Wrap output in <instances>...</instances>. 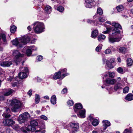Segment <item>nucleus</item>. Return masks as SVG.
<instances>
[{"instance_id": "nucleus-28", "label": "nucleus", "mask_w": 133, "mask_h": 133, "mask_svg": "<svg viewBox=\"0 0 133 133\" xmlns=\"http://www.w3.org/2000/svg\"><path fill=\"white\" fill-rule=\"evenodd\" d=\"M27 74L24 72H21L19 74V76L21 79L25 78L26 77Z\"/></svg>"}, {"instance_id": "nucleus-40", "label": "nucleus", "mask_w": 133, "mask_h": 133, "mask_svg": "<svg viewBox=\"0 0 133 133\" xmlns=\"http://www.w3.org/2000/svg\"><path fill=\"white\" fill-rule=\"evenodd\" d=\"M97 13L100 15H102L103 14V11L102 9L100 8H98L97 11Z\"/></svg>"}, {"instance_id": "nucleus-9", "label": "nucleus", "mask_w": 133, "mask_h": 133, "mask_svg": "<svg viewBox=\"0 0 133 133\" xmlns=\"http://www.w3.org/2000/svg\"><path fill=\"white\" fill-rule=\"evenodd\" d=\"M114 61L115 59L113 58H111L109 60H107L106 61V68L108 69L113 68V66L111 64Z\"/></svg>"}, {"instance_id": "nucleus-41", "label": "nucleus", "mask_w": 133, "mask_h": 133, "mask_svg": "<svg viewBox=\"0 0 133 133\" xmlns=\"http://www.w3.org/2000/svg\"><path fill=\"white\" fill-rule=\"evenodd\" d=\"M131 128L125 129L123 132V133H131Z\"/></svg>"}, {"instance_id": "nucleus-60", "label": "nucleus", "mask_w": 133, "mask_h": 133, "mask_svg": "<svg viewBox=\"0 0 133 133\" xmlns=\"http://www.w3.org/2000/svg\"><path fill=\"white\" fill-rule=\"evenodd\" d=\"M107 60H106V59L103 58V64H105V63H106V61H107Z\"/></svg>"}, {"instance_id": "nucleus-45", "label": "nucleus", "mask_w": 133, "mask_h": 133, "mask_svg": "<svg viewBox=\"0 0 133 133\" xmlns=\"http://www.w3.org/2000/svg\"><path fill=\"white\" fill-rule=\"evenodd\" d=\"M129 87H126L123 89V92L124 93H128L129 91Z\"/></svg>"}, {"instance_id": "nucleus-63", "label": "nucleus", "mask_w": 133, "mask_h": 133, "mask_svg": "<svg viewBox=\"0 0 133 133\" xmlns=\"http://www.w3.org/2000/svg\"><path fill=\"white\" fill-rule=\"evenodd\" d=\"M44 98H45L46 99H49V97L48 96H46L44 97Z\"/></svg>"}, {"instance_id": "nucleus-52", "label": "nucleus", "mask_w": 133, "mask_h": 133, "mask_svg": "<svg viewBox=\"0 0 133 133\" xmlns=\"http://www.w3.org/2000/svg\"><path fill=\"white\" fill-rule=\"evenodd\" d=\"M40 117L41 119L45 120H47L48 119V118L47 117L44 115L41 116H40Z\"/></svg>"}, {"instance_id": "nucleus-19", "label": "nucleus", "mask_w": 133, "mask_h": 133, "mask_svg": "<svg viewBox=\"0 0 133 133\" xmlns=\"http://www.w3.org/2000/svg\"><path fill=\"white\" fill-rule=\"evenodd\" d=\"M30 40L29 37H24L21 38L20 41L23 43L26 44L28 43Z\"/></svg>"}, {"instance_id": "nucleus-42", "label": "nucleus", "mask_w": 133, "mask_h": 133, "mask_svg": "<svg viewBox=\"0 0 133 133\" xmlns=\"http://www.w3.org/2000/svg\"><path fill=\"white\" fill-rule=\"evenodd\" d=\"M102 44H99L96 48V50L97 52H98L101 49L102 47Z\"/></svg>"}, {"instance_id": "nucleus-50", "label": "nucleus", "mask_w": 133, "mask_h": 133, "mask_svg": "<svg viewBox=\"0 0 133 133\" xmlns=\"http://www.w3.org/2000/svg\"><path fill=\"white\" fill-rule=\"evenodd\" d=\"M67 103L69 106H72L73 105L74 103L72 101L70 100L67 102Z\"/></svg>"}, {"instance_id": "nucleus-14", "label": "nucleus", "mask_w": 133, "mask_h": 133, "mask_svg": "<svg viewBox=\"0 0 133 133\" xmlns=\"http://www.w3.org/2000/svg\"><path fill=\"white\" fill-rule=\"evenodd\" d=\"M82 108V105L80 103H78L75 104L74 109L76 112H77Z\"/></svg>"}, {"instance_id": "nucleus-62", "label": "nucleus", "mask_w": 133, "mask_h": 133, "mask_svg": "<svg viewBox=\"0 0 133 133\" xmlns=\"http://www.w3.org/2000/svg\"><path fill=\"white\" fill-rule=\"evenodd\" d=\"M17 85V83H13L12 85V86L13 87H15V86H16Z\"/></svg>"}, {"instance_id": "nucleus-17", "label": "nucleus", "mask_w": 133, "mask_h": 133, "mask_svg": "<svg viewBox=\"0 0 133 133\" xmlns=\"http://www.w3.org/2000/svg\"><path fill=\"white\" fill-rule=\"evenodd\" d=\"M85 110L84 109L81 110L77 112L78 117L81 118H84L85 117Z\"/></svg>"}, {"instance_id": "nucleus-54", "label": "nucleus", "mask_w": 133, "mask_h": 133, "mask_svg": "<svg viewBox=\"0 0 133 133\" xmlns=\"http://www.w3.org/2000/svg\"><path fill=\"white\" fill-rule=\"evenodd\" d=\"M59 71H61V73H63L66 72L67 71V69L66 68H64V69H60Z\"/></svg>"}, {"instance_id": "nucleus-57", "label": "nucleus", "mask_w": 133, "mask_h": 133, "mask_svg": "<svg viewBox=\"0 0 133 133\" xmlns=\"http://www.w3.org/2000/svg\"><path fill=\"white\" fill-rule=\"evenodd\" d=\"M37 58L38 60L40 61L43 59V57L42 56L40 55L37 56Z\"/></svg>"}, {"instance_id": "nucleus-31", "label": "nucleus", "mask_w": 133, "mask_h": 133, "mask_svg": "<svg viewBox=\"0 0 133 133\" xmlns=\"http://www.w3.org/2000/svg\"><path fill=\"white\" fill-rule=\"evenodd\" d=\"M98 35L97 30H95L92 31L91 35V37L93 38H96Z\"/></svg>"}, {"instance_id": "nucleus-16", "label": "nucleus", "mask_w": 133, "mask_h": 133, "mask_svg": "<svg viewBox=\"0 0 133 133\" xmlns=\"http://www.w3.org/2000/svg\"><path fill=\"white\" fill-rule=\"evenodd\" d=\"M105 82L107 84V85H113L116 82L115 79H112L109 78H107L105 80Z\"/></svg>"}, {"instance_id": "nucleus-15", "label": "nucleus", "mask_w": 133, "mask_h": 133, "mask_svg": "<svg viewBox=\"0 0 133 133\" xmlns=\"http://www.w3.org/2000/svg\"><path fill=\"white\" fill-rule=\"evenodd\" d=\"M89 119L91 122H92V124L95 126L97 125L98 124V120L94 118L91 115H90L89 117Z\"/></svg>"}, {"instance_id": "nucleus-37", "label": "nucleus", "mask_w": 133, "mask_h": 133, "mask_svg": "<svg viewBox=\"0 0 133 133\" xmlns=\"http://www.w3.org/2000/svg\"><path fill=\"white\" fill-rule=\"evenodd\" d=\"M132 61L130 58H128L127 60V63L128 66H131L132 63Z\"/></svg>"}, {"instance_id": "nucleus-35", "label": "nucleus", "mask_w": 133, "mask_h": 133, "mask_svg": "<svg viewBox=\"0 0 133 133\" xmlns=\"http://www.w3.org/2000/svg\"><path fill=\"white\" fill-rule=\"evenodd\" d=\"M98 40L99 41H101L102 39H104L105 38V36L103 35H100L98 37Z\"/></svg>"}, {"instance_id": "nucleus-23", "label": "nucleus", "mask_w": 133, "mask_h": 133, "mask_svg": "<svg viewBox=\"0 0 133 133\" xmlns=\"http://www.w3.org/2000/svg\"><path fill=\"white\" fill-rule=\"evenodd\" d=\"M18 120L19 123H22L25 122L26 121V120L25 117H24L22 114L20 115L18 118Z\"/></svg>"}, {"instance_id": "nucleus-27", "label": "nucleus", "mask_w": 133, "mask_h": 133, "mask_svg": "<svg viewBox=\"0 0 133 133\" xmlns=\"http://www.w3.org/2000/svg\"><path fill=\"white\" fill-rule=\"evenodd\" d=\"M125 99L128 101H131L133 100V95L131 94H129L126 96Z\"/></svg>"}, {"instance_id": "nucleus-59", "label": "nucleus", "mask_w": 133, "mask_h": 133, "mask_svg": "<svg viewBox=\"0 0 133 133\" xmlns=\"http://www.w3.org/2000/svg\"><path fill=\"white\" fill-rule=\"evenodd\" d=\"M36 40V39H34L33 40L31 41V43H34Z\"/></svg>"}, {"instance_id": "nucleus-4", "label": "nucleus", "mask_w": 133, "mask_h": 133, "mask_svg": "<svg viewBox=\"0 0 133 133\" xmlns=\"http://www.w3.org/2000/svg\"><path fill=\"white\" fill-rule=\"evenodd\" d=\"M12 55L14 57V62L16 65L18 64V62L20 61V59L21 57H23L24 55L17 50H14L12 51Z\"/></svg>"}, {"instance_id": "nucleus-32", "label": "nucleus", "mask_w": 133, "mask_h": 133, "mask_svg": "<svg viewBox=\"0 0 133 133\" xmlns=\"http://www.w3.org/2000/svg\"><path fill=\"white\" fill-rule=\"evenodd\" d=\"M56 97L55 95H53L51 99V102L53 104H55L56 103Z\"/></svg>"}, {"instance_id": "nucleus-44", "label": "nucleus", "mask_w": 133, "mask_h": 133, "mask_svg": "<svg viewBox=\"0 0 133 133\" xmlns=\"http://www.w3.org/2000/svg\"><path fill=\"white\" fill-rule=\"evenodd\" d=\"M108 74L109 77L112 78H114L115 76V74L114 72H109Z\"/></svg>"}, {"instance_id": "nucleus-39", "label": "nucleus", "mask_w": 133, "mask_h": 133, "mask_svg": "<svg viewBox=\"0 0 133 133\" xmlns=\"http://www.w3.org/2000/svg\"><path fill=\"white\" fill-rule=\"evenodd\" d=\"M116 8L117 11H118L120 12L122 11L123 10V7L122 5H120L117 6L116 7Z\"/></svg>"}, {"instance_id": "nucleus-56", "label": "nucleus", "mask_w": 133, "mask_h": 133, "mask_svg": "<svg viewBox=\"0 0 133 133\" xmlns=\"http://www.w3.org/2000/svg\"><path fill=\"white\" fill-rule=\"evenodd\" d=\"M67 91V89L66 88H64L62 91V94H64L66 93Z\"/></svg>"}, {"instance_id": "nucleus-34", "label": "nucleus", "mask_w": 133, "mask_h": 133, "mask_svg": "<svg viewBox=\"0 0 133 133\" xmlns=\"http://www.w3.org/2000/svg\"><path fill=\"white\" fill-rule=\"evenodd\" d=\"M40 100V97L39 95H36L35 97V103L36 104H38Z\"/></svg>"}, {"instance_id": "nucleus-58", "label": "nucleus", "mask_w": 133, "mask_h": 133, "mask_svg": "<svg viewBox=\"0 0 133 133\" xmlns=\"http://www.w3.org/2000/svg\"><path fill=\"white\" fill-rule=\"evenodd\" d=\"M32 91L31 90H29L28 92V94L30 96H31V94H31V92H32Z\"/></svg>"}, {"instance_id": "nucleus-36", "label": "nucleus", "mask_w": 133, "mask_h": 133, "mask_svg": "<svg viewBox=\"0 0 133 133\" xmlns=\"http://www.w3.org/2000/svg\"><path fill=\"white\" fill-rule=\"evenodd\" d=\"M17 29V27L15 25L12 26L10 28V31L12 33H14Z\"/></svg>"}, {"instance_id": "nucleus-30", "label": "nucleus", "mask_w": 133, "mask_h": 133, "mask_svg": "<svg viewBox=\"0 0 133 133\" xmlns=\"http://www.w3.org/2000/svg\"><path fill=\"white\" fill-rule=\"evenodd\" d=\"M38 125V122L35 120H31L30 122V125L31 127L36 126Z\"/></svg>"}, {"instance_id": "nucleus-51", "label": "nucleus", "mask_w": 133, "mask_h": 133, "mask_svg": "<svg viewBox=\"0 0 133 133\" xmlns=\"http://www.w3.org/2000/svg\"><path fill=\"white\" fill-rule=\"evenodd\" d=\"M4 94L2 95H0V100L1 101H3L5 99V97H4Z\"/></svg>"}, {"instance_id": "nucleus-2", "label": "nucleus", "mask_w": 133, "mask_h": 133, "mask_svg": "<svg viewBox=\"0 0 133 133\" xmlns=\"http://www.w3.org/2000/svg\"><path fill=\"white\" fill-rule=\"evenodd\" d=\"M33 25L34 30L35 33L39 34L44 31V26L43 23L37 22L34 23Z\"/></svg>"}, {"instance_id": "nucleus-12", "label": "nucleus", "mask_w": 133, "mask_h": 133, "mask_svg": "<svg viewBox=\"0 0 133 133\" xmlns=\"http://www.w3.org/2000/svg\"><path fill=\"white\" fill-rule=\"evenodd\" d=\"M120 31L118 29H114L112 30V32L110 35L114 37H118L120 36Z\"/></svg>"}, {"instance_id": "nucleus-38", "label": "nucleus", "mask_w": 133, "mask_h": 133, "mask_svg": "<svg viewBox=\"0 0 133 133\" xmlns=\"http://www.w3.org/2000/svg\"><path fill=\"white\" fill-rule=\"evenodd\" d=\"M22 115L24 117H25V118H26V120L27 118H29L30 117V115L28 112H27L24 113Z\"/></svg>"}, {"instance_id": "nucleus-3", "label": "nucleus", "mask_w": 133, "mask_h": 133, "mask_svg": "<svg viewBox=\"0 0 133 133\" xmlns=\"http://www.w3.org/2000/svg\"><path fill=\"white\" fill-rule=\"evenodd\" d=\"M22 131L23 132L26 133L27 131H35L36 132H39L42 133H44L45 132V130L44 129H41L39 128V129L37 128V130L34 127H31L30 125H28L27 128L25 126L22 127L21 128Z\"/></svg>"}, {"instance_id": "nucleus-43", "label": "nucleus", "mask_w": 133, "mask_h": 133, "mask_svg": "<svg viewBox=\"0 0 133 133\" xmlns=\"http://www.w3.org/2000/svg\"><path fill=\"white\" fill-rule=\"evenodd\" d=\"M57 10L60 12H62L64 10V8L62 6H59L57 8Z\"/></svg>"}, {"instance_id": "nucleus-6", "label": "nucleus", "mask_w": 133, "mask_h": 133, "mask_svg": "<svg viewBox=\"0 0 133 133\" xmlns=\"http://www.w3.org/2000/svg\"><path fill=\"white\" fill-rule=\"evenodd\" d=\"M69 75L68 73H66L63 74L62 75L60 71L56 72L53 75V78L55 79H63L65 76Z\"/></svg>"}, {"instance_id": "nucleus-24", "label": "nucleus", "mask_w": 133, "mask_h": 133, "mask_svg": "<svg viewBox=\"0 0 133 133\" xmlns=\"http://www.w3.org/2000/svg\"><path fill=\"white\" fill-rule=\"evenodd\" d=\"M2 39L4 43L6 42V37L5 35L4 34H0V42H2L1 40Z\"/></svg>"}, {"instance_id": "nucleus-8", "label": "nucleus", "mask_w": 133, "mask_h": 133, "mask_svg": "<svg viewBox=\"0 0 133 133\" xmlns=\"http://www.w3.org/2000/svg\"><path fill=\"white\" fill-rule=\"evenodd\" d=\"M121 38V37L119 36H118V37H114L110 35L108 39L110 42L113 43L115 42H119Z\"/></svg>"}, {"instance_id": "nucleus-64", "label": "nucleus", "mask_w": 133, "mask_h": 133, "mask_svg": "<svg viewBox=\"0 0 133 133\" xmlns=\"http://www.w3.org/2000/svg\"><path fill=\"white\" fill-rule=\"evenodd\" d=\"M27 29L29 31H30L31 30V27L30 26H28L27 27Z\"/></svg>"}, {"instance_id": "nucleus-5", "label": "nucleus", "mask_w": 133, "mask_h": 133, "mask_svg": "<svg viewBox=\"0 0 133 133\" xmlns=\"http://www.w3.org/2000/svg\"><path fill=\"white\" fill-rule=\"evenodd\" d=\"M67 128L70 132L75 133L79 128V124L74 123H70L68 125Z\"/></svg>"}, {"instance_id": "nucleus-13", "label": "nucleus", "mask_w": 133, "mask_h": 133, "mask_svg": "<svg viewBox=\"0 0 133 133\" xmlns=\"http://www.w3.org/2000/svg\"><path fill=\"white\" fill-rule=\"evenodd\" d=\"M3 124L4 125L9 126L12 125L14 123V122L11 119H5L3 122Z\"/></svg>"}, {"instance_id": "nucleus-47", "label": "nucleus", "mask_w": 133, "mask_h": 133, "mask_svg": "<svg viewBox=\"0 0 133 133\" xmlns=\"http://www.w3.org/2000/svg\"><path fill=\"white\" fill-rule=\"evenodd\" d=\"M117 71L119 73L121 74L123 73V69L121 67H119L117 69Z\"/></svg>"}, {"instance_id": "nucleus-33", "label": "nucleus", "mask_w": 133, "mask_h": 133, "mask_svg": "<svg viewBox=\"0 0 133 133\" xmlns=\"http://www.w3.org/2000/svg\"><path fill=\"white\" fill-rule=\"evenodd\" d=\"M119 52L125 53L127 52V49L124 47H121L119 48Z\"/></svg>"}, {"instance_id": "nucleus-53", "label": "nucleus", "mask_w": 133, "mask_h": 133, "mask_svg": "<svg viewBox=\"0 0 133 133\" xmlns=\"http://www.w3.org/2000/svg\"><path fill=\"white\" fill-rule=\"evenodd\" d=\"M107 30L106 31H104L103 33L104 34H107L109 32V31L111 30V29L110 28H107Z\"/></svg>"}, {"instance_id": "nucleus-1", "label": "nucleus", "mask_w": 133, "mask_h": 133, "mask_svg": "<svg viewBox=\"0 0 133 133\" xmlns=\"http://www.w3.org/2000/svg\"><path fill=\"white\" fill-rule=\"evenodd\" d=\"M9 101L11 102L10 105L12 107L11 108L12 111L14 112L18 111L22 105L20 101L16 99H12L11 101L10 100Z\"/></svg>"}, {"instance_id": "nucleus-55", "label": "nucleus", "mask_w": 133, "mask_h": 133, "mask_svg": "<svg viewBox=\"0 0 133 133\" xmlns=\"http://www.w3.org/2000/svg\"><path fill=\"white\" fill-rule=\"evenodd\" d=\"M22 71H23V72H24L27 74V72L28 71V69L27 67H25L24 68V69L22 70Z\"/></svg>"}, {"instance_id": "nucleus-61", "label": "nucleus", "mask_w": 133, "mask_h": 133, "mask_svg": "<svg viewBox=\"0 0 133 133\" xmlns=\"http://www.w3.org/2000/svg\"><path fill=\"white\" fill-rule=\"evenodd\" d=\"M18 127L17 126L14 125L13 127V128L15 130H17L18 129Z\"/></svg>"}, {"instance_id": "nucleus-11", "label": "nucleus", "mask_w": 133, "mask_h": 133, "mask_svg": "<svg viewBox=\"0 0 133 133\" xmlns=\"http://www.w3.org/2000/svg\"><path fill=\"white\" fill-rule=\"evenodd\" d=\"M85 5L88 8H92L94 6V1L93 0H85Z\"/></svg>"}, {"instance_id": "nucleus-22", "label": "nucleus", "mask_w": 133, "mask_h": 133, "mask_svg": "<svg viewBox=\"0 0 133 133\" xmlns=\"http://www.w3.org/2000/svg\"><path fill=\"white\" fill-rule=\"evenodd\" d=\"M30 49H28L26 51V54L27 56H29L32 53V51L35 50L37 49L36 48H35L34 46H31L30 47Z\"/></svg>"}, {"instance_id": "nucleus-10", "label": "nucleus", "mask_w": 133, "mask_h": 133, "mask_svg": "<svg viewBox=\"0 0 133 133\" xmlns=\"http://www.w3.org/2000/svg\"><path fill=\"white\" fill-rule=\"evenodd\" d=\"M5 111L3 113L2 116L4 117L5 118H9L11 116L10 115V110L9 108H4Z\"/></svg>"}, {"instance_id": "nucleus-7", "label": "nucleus", "mask_w": 133, "mask_h": 133, "mask_svg": "<svg viewBox=\"0 0 133 133\" xmlns=\"http://www.w3.org/2000/svg\"><path fill=\"white\" fill-rule=\"evenodd\" d=\"M124 85H123L121 84V83L119 82H117L115 85L114 89L111 87L110 88L109 90L110 91L109 92V93H111L112 92L114 91V90L117 91L118 90H120L122 89V87Z\"/></svg>"}, {"instance_id": "nucleus-18", "label": "nucleus", "mask_w": 133, "mask_h": 133, "mask_svg": "<svg viewBox=\"0 0 133 133\" xmlns=\"http://www.w3.org/2000/svg\"><path fill=\"white\" fill-rule=\"evenodd\" d=\"M12 64V62L10 61H3L0 63L1 65L3 67H8Z\"/></svg>"}, {"instance_id": "nucleus-25", "label": "nucleus", "mask_w": 133, "mask_h": 133, "mask_svg": "<svg viewBox=\"0 0 133 133\" xmlns=\"http://www.w3.org/2000/svg\"><path fill=\"white\" fill-rule=\"evenodd\" d=\"M112 26H114V29H122V27L121 25L118 23H116L115 22H112L111 24Z\"/></svg>"}, {"instance_id": "nucleus-48", "label": "nucleus", "mask_w": 133, "mask_h": 133, "mask_svg": "<svg viewBox=\"0 0 133 133\" xmlns=\"http://www.w3.org/2000/svg\"><path fill=\"white\" fill-rule=\"evenodd\" d=\"M98 20L99 22H105L106 19L102 17H100L98 18Z\"/></svg>"}, {"instance_id": "nucleus-20", "label": "nucleus", "mask_w": 133, "mask_h": 133, "mask_svg": "<svg viewBox=\"0 0 133 133\" xmlns=\"http://www.w3.org/2000/svg\"><path fill=\"white\" fill-rule=\"evenodd\" d=\"M12 44L17 46L18 48L22 46V45L21 44H20L18 41L17 39L16 38L12 42Z\"/></svg>"}, {"instance_id": "nucleus-21", "label": "nucleus", "mask_w": 133, "mask_h": 133, "mask_svg": "<svg viewBox=\"0 0 133 133\" xmlns=\"http://www.w3.org/2000/svg\"><path fill=\"white\" fill-rule=\"evenodd\" d=\"M14 91L12 89H6L3 91L4 95L5 96H9Z\"/></svg>"}, {"instance_id": "nucleus-29", "label": "nucleus", "mask_w": 133, "mask_h": 133, "mask_svg": "<svg viewBox=\"0 0 133 133\" xmlns=\"http://www.w3.org/2000/svg\"><path fill=\"white\" fill-rule=\"evenodd\" d=\"M45 11L48 14H50L52 11V9L51 8L49 5H47L45 8Z\"/></svg>"}, {"instance_id": "nucleus-49", "label": "nucleus", "mask_w": 133, "mask_h": 133, "mask_svg": "<svg viewBox=\"0 0 133 133\" xmlns=\"http://www.w3.org/2000/svg\"><path fill=\"white\" fill-rule=\"evenodd\" d=\"M105 53L106 54H108L111 53V50L109 49H107L104 51Z\"/></svg>"}, {"instance_id": "nucleus-26", "label": "nucleus", "mask_w": 133, "mask_h": 133, "mask_svg": "<svg viewBox=\"0 0 133 133\" xmlns=\"http://www.w3.org/2000/svg\"><path fill=\"white\" fill-rule=\"evenodd\" d=\"M103 123V125L104 129L105 130L110 125V122L107 120L103 121H102Z\"/></svg>"}, {"instance_id": "nucleus-46", "label": "nucleus", "mask_w": 133, "mask_h": 133, "mask_svg": "<svg viewBox=\"0 0 133 133\" xmlns=\"http://www.w3.org/2000/svg\"><path fill=\"white\" fill-rule=\"evenodd\" d=\"M87 22L88 23L90 24L93 23V24L95 25H96L97 24V22L96 21H93L90 19H88L87 21Z\"/></svg>"}]
</instances>
